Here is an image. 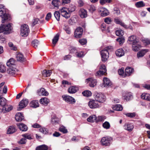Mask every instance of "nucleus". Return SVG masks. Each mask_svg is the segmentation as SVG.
<instances>
[{
    "label": "nucleus",
    "mask_w": 150,
    "mask_h": 150,
    "mask_svg": "<svg viewBox=\"0 0 150 150\" xmlns=\"http://www.w3.org/2000/svg\"><path fill=\"white\" fill-rule=\"evenodd\" d=\"M16 58L17 60L21 62H22L25 61V58L23 54L18 53L16 54Z\"/></svg>",
    "instance_id": "7c9ffc66"
},
{
    "label": "nucleus",
    "mask_w": 150,
    "mask_h": 150,
    "mask_svg": "<svg viewBox=\"0 0 150 150\" xmlns=\"http://www.w3.org/2000/svg\"><path fill=\"white\" fill-rule=\"evenodd\" d=\"M15 61L13 58H10L6 63L7 66L9 67H13L14 66Z\"/></svg>",
    "instance_id": "c756f323"
},
{
    "label": "nucleus",
    "mask_w": 150,
    "mask_h": 150,
    "mask_svg": "<svg viewBox=\"0 0 150 150\" xmlns=\"http://www.w3.org/2000/svg\"><path fill=\"white\" fill-rule=\"evenodd\" d=\"M22 136L24 137L25 138H26L28 139H33V135L29 134H23Z\"/></svg>",
    "instance_id": "09e8293b"
},
{
    "label": "nucleus",
    "mask_w": 150,
    "mask_h": 150,
    "mask_svg": "<svg viewBox=\"0 0 150 150\" xmlns=\"http://www.w3.org/2000/svg\"><path fill=\"white\" fill-rule=\"evenodd\" d=\"M79 14L82 18H84L87 16V11L83 9H81L79 11Z\"/></svg>",
    "instance_id": "393cba45"
},
{
    "label": "nucleus",
    "mask_w": 150,
    "mask_h": 150,
    "mask_svg": "<svg viewBox=\"0 0 150 150\" xmlns=\"http://www.w3.org/2000/svg\"><path fill=\"white\" fill-rule=\"evenodd\" d=\"M102 126L104 128L108 129L110 128V125L108 122L105 121L103 124Z\"/></svg>",
    "instance_id": "49530a36"
},
{
    "label": "nucleus",
    "mask_w": 150,
    "mask_h": 150,
    "mask_svg": "<svg viewBox=\"0 0 150 150\" xmlns=\"http://www.w3.org/2000/svg\"><path fill=\"white\" fill-rule=\"evenodd\" d=\"M98 11L101 13V16L104 17L108 16L109 14L108 10L103 7H100L98 9Z\"/></svg>",
    "instance_id": "2eb2a0df"
},
{
    "label": "nucleus",
    "mask_w": 150,
    "mask_h": 150,
    "mask_svg": "<svg viewBox=\"0 0 150 150\" xmlns=\"http://www.w3.org/2000/svg\"><path fill=\"white\" fill-rule=\"evenodd\" d=\"M143 42L146 45H148L150 44V40L147 38L142 39V40Z\"/></svg>",
    "instance_id": "13d9d810"
},
{
    "label": "nucleus",
    "mask_w": 150,
    "mask_h": 150,
    "mask_svg": "<svg viewBox=\"0 0 150 150\" xmlns=\"http://www.w3.org/2000/svg\"><path fill=\"white\" fill-rule=\"evenodd\" d=\"M12 29L10 23L7 24H1L0 26V33H3L5 34L10 33Z\"/></svg>",
    "instance_id": "7ed1b4c3"
},
{
    "label": "nucleus",
    "mask_w": 150,
    "mask_h": 150,
    "mask_svg": "<svg viewBox=\"0 0 150 150\" xmlns=\"http://www.w3.org/2000/svg\"><path fill=\"white\" fill-rule=\"evenodd\" d=\"M59 37V35L57 34L54 37L52 40V43L54 46L58 41Z\"/></svg>",
    "instance_id": "a18cd8bd"
},
{
    "label": "nucleus",
    "mask_w": 150,
    "mask_h": 150,
    "mask_svg": "<svg viewBox=\"0 0 150 150\" xmlns=\"http://www.w3.org/2000/svg\"><path fill=\"white\" fill-rule=\"evenodd\" d=\"M18 71V70L13 67H9L7 70V73L11 75L16 74Z\"/></svg>",
    "instance_id": "f3484780"
},
{
    "label": "nucleus",
    "mask_w": 150,
    "mask_h": 150,
    "mask_svg": "<svg viewBox=\"0 0 150 150\" xmlns=\"http://www.w3.org/2000/svg\"><path fill=\"white\" fill-rule=\"evenodd\" d=\"M76 55L77 57H81L84 56V54L82 52H77Z\"/></svg>",
    "instance_id": "774afa93"
},
{
    "label": "nucleus",
    "mask_w": 150,
    "mask_h": 150,
    "mask_svg": "<svg viewBox=\"0 0 150 150\" xmlns=\"http://www.w3.org/2000/svg\"><path fill=\"white\" fill-rule=\"evenodd\" d=\"M83 30L81 27H78L75 30L74 36L76 38H81L83 34Z\"/></svg>",
    "instance_id": "9d476101"
},
{
    "label": "nucleus",
    "mask_w": 150,
    "mask_h": 150,
    "mask_svg": "<svg viewBox=\"0 0 150 150\" xmlns=\"http://www.w3.org/2000/svg\"><path fill=\"white\" fill-rule=\"evenodd\" d=\"M13 108V107L12 106L10 105H7L6 104L3 107V112L4 113H5L6 112H8L11 110Z\"/></svg>",
    "instance_id": "412c9836"
},
{
    "label": "nucleus",
    "mask_w": 150,
    "mask_h": 150,
    "mask_svg": "<svg viewBox=\"0 0 150 150\" xmlns=\"http://www.w3.org/2000/svg\"><path fill=\"white\" fill-rule=\"evenodd\" d=\"M149 50L143 49L139 51L137 54V57L139 58L143 57L149 51Z\"/></svg>",
    "instance_id": "6ab92c4d"
},
{
    "label": "nucleus",
    "mask_w": 150,
    "mask_h": 150,
    "mask_svg": "<svg viewBox=\"0 0 150 150\" xmlns=\"http://www.w3.org/2000/svg\"><path fill=\"white\" fill-rule=\"evenodd\" d=\"M91 93L89 91H86L82 92V94L84 96L86 97L90 96L91 95Z\"/></svg>",
    "instance_id": "864d4df0"
},
{
    "label": "nucleus",
    "mask_w": 150,
    "mask_h": 150,
    "mask_svg": "<svg viewBox=\"0 0 150 150\" xmlns=\"http://www.w3.org/2000/svg\"><path fill=\"white\" fill-rule=\"evenodd\" d=\"M74 11V8L72 9L63 7L60 10V11L61 15L66 18H69L71 15V13Z\"/></svg>",
    "instance_id": "f03ea898"
},
{
    "label": "nucleus",
    "mask_w": 150,
    "mask_h": 150,
    "mask_svg": "<svg viewBox=\"0 0 150 150\" xmlns=\"http://www.w3.org/2000/svg\"><path fill=\"white\" fill-rule=\"evenodd\" d=\"M106 118L105 116L104 115L99 116L97 117V120H96V122H100L103 121Z\"/></svg>",
    "instance_id": "37998d69"
},
{
    "label": "nucleus",
    "mask_w": 150,
    "mask_h": 150,
    "mask_svg": "<svg viewBox=\"0 0 150 150\" xmlns=\"http://www.w3.org/2000/svg\"><path fill=\"white\" fill-rule=\"evenodd\" d=\"M49 102V100L46 97L43 98L41 99L40 100V103L44 105L47 104Z\"/></svg>",
    "instance_id": "c9c22d12"
},
{
    "label": "nucleus",
    "mask_w": 150,
    "mask_h": 150,
    "mask_svg": "<svg viewBox=\"0 0 150 150\" xmlns=\"http://www.w3.org/2000/svg\"><path fill=\"white\" fill-rule=\"evenodd\" d=\"M111 1V0H100V3L102 5H103L106 3H110Z\"/></svg>",
    "instance_id": "e2e57ef3"
},
{
    "label": "nucleus",
    "mask_w": 150,
    "mask_h": 150,
    "mask_svg": "<svg viewBox=\"0 0 150 150\" xmlns=\"http://www.w3.org/2000/svg\"><path fill=\"white\" fill-rule=\"evenodd\" d=\"M64 29L67 34H69L71 33L70 28L68 26H65L64 27Z\"/></svg>",
    "instance_id": "4d7b16f0"
},
{
    "label": "nucleus",
    "mask_w": 150,
    "mask_h": 150,
    "mask_svg": "<svg viewBox=\"0 0 150 150\" xmlns=\"http://www.w3.org/2000/svg\"><path fill=\"white\" fill-rule=\"evenodd\" d=\"M7 9L2 4H0V16L2 18V22L4 23L9 19V14L6 13Z\"/></svg>",
    "instance_id": "f257e3e1"
},
{
    "label": "nucleus",
    "mask_w": 150,
    "mask_h": 150,
    "mask_svg": "<svg viewBox=\"0 0 150 150\" xmlns=\"http://www.w3.org/2000/svg\"><path fill=\"white\" fill-rule=\"evenodd\" d=\"M100 53L102 61L104 62H106L109 57V52L106 50H102Z\"/></svg>",
    "instance_id": "f8f14e48"
},
{
    "label": "nucleus",
    "mask_w": 150,
    "mask_h": 150,
    "mask_svg": "<svg viewBox=\"0 0 150 150\" xmlns=\"http://www.w3.org/2000/svg\"><path fill=\"white\" fill-rule=\"evenodd\" d=\"M16 130L15 128L13 126H11L8 128L7 130V134H11L15 132Z\"/></svg>",
    "instance_id": "58836bf2"
},
{
    "label": "nucleus",
    "mask_w": 150,
    "mask_h": 150,
    "mask_svg": "<svg viewBox=\"0 0 150 150\" xmlns=\"http://www.w3.org/2000/svg\"><path fill=\"white\" fill-rule=\"evenodd\" d=\"M32 44L34 47L36 48L39 44V42L38 40H35L32 42Z\"/></svg>",
    "instance_id": "3c124183"
},
{
    "label": "nucleus",
    "mask_w": 150,
    "mask_h": 150,
    "mask_svg": "<svg viewBox=\"0 0 150 150\" xmlns=\"http://www.w3.org/2000/svg\"><path fill=\"white\" fill-rule=\"evenodd\" d=\"M79 42L81 45L85 44L86 42V40L85 39H80L79 40Z\"/></svg>",
    "instance_id": "0e129e2a"
},
{
    "label": "nucleus",
    "mask_w": 150,
    "mask_h": 150,
    "mask_svg": "<svg viewBox=\"0 0 150 150\" xmlns=\"http://www.w3.org/2000/svg\"><path fill=\"white\" fill-rule=\"evenodd\" d=\"M20 34L22 36L24 37L27 36L29 33V29L28 25L23 24L21 26Z\"/></svg>",
    "instance_id": "39448f33"
},
{
    "label": "nucleus",
    "mask_w": 150,
    "mask_h": 150,
    "mask_svg": "<svg viewBox=\"0 0 150 150\" xmlns=\"http://www.w3.org/2000/svg\"><path fill=\"white\" fill-rule=\"evenodd\" d=\"M78 90V88L76 86H71L69 88L68 91L69 93H74L76 92Z\"/></svg>",
    "instance_id": "f704fd0d"
},
{
    "label": "nucleus",
    "mask_w": 150,
    "mask_h": 150,
    "mask_svg": "<svg viewBox=\"0 0 150 150\" xmlns=\"http://www.w3.org/2000/svg\"><path fill=\"white\" fill-rule=\"evenodd\" d=\"M15 118L17 121H21L24 118V117L21 112H18L15 115Z\"/></svg>",
    "instance_id": "2f4dec72"
},
{
    "label": "nucleus",
    "mask_w": 150,
    "mask_h": 150,
    "mask_svg": "<svg viewBox=\"0 0 150 150\" xmlns=\"http://www.w3.org/2000/svg\"><path fill=\"white\" fill-rule=\"evenodd\" d=\"M6 66L2 63H0V72L4 73L6 71Z\"/></svg>",
    "instance_id": "de8ad7c7"
},
{
    "label": "nucleus",
    "mask_w": 150,
    "mask_h": 150,
    "mask_svg": "<svg viewBox=\"0 0 150 150\" xmlns=\"http://www.w3.org/2000/svg\"><path fill=\"white\" fill-rule=\"evenodd\" d=\"M17 125L19 129L22 131H25L28 129L27 126L24 124L19 123Z\"/></svg>",
    "instance_id": "5701e85b"
},
{
    "label": "nucleus",
    "mask_w": 150,
    "mask_h": 150,
    "mask_svg": "<svg viewBox=\"0 0 150 150\" xmlns=\"http://www.w3.org/2000/svg\"><path fill=\"white\" fill-rule=\"evenodd\" d=\"M52 14L51 13L49 12L47 14L45 17L46 20L48 21L51 18Z\"/></svg>",
    "instance_id": "69168bd1"
},
{
    "label": "nucleus",
    "mask_w": 150,
    "mask_h": 150,
    "mask_svg": "<svg viewBox=\"0 0 150 150\" xmlns=\"http://www.w3.org/2000/svg\"><path fill=\"white\" fill-rule=\"evenodd\" d=\"M141 47L139 41L136 43H134L132 45V49L134 51H138Z\"/></svg>",
    "instance_id": "72a5a7b5"
},
{
    "label": "nucleus",
    "mask_w": 150,
    "mask_h": 150,
    "mask_svg": "<svg viewBox=\"0 0 150 150\" xmlns=\"http://www.w3.org/2000/svg\"><path fill=\"white\" fill-rule=\"evenodd\" d=\"M127 116L130 117H134L136 115V114L135 112L129 113L126 114Z\"/></svg>",
    "instance_id": "338daca9"
},
{
    "label": "nucleus",
    "mask_w": 150,
    "mask_h": 150,
    "mask_svg": "<svg viewBox=\"0 0 150 150\" xmlns=\"http://www.w3.org/2000/svg\"><path fill=\"white\" fill-rule=\"evenodd\" d=\"M30 107L33 108H36L39 106V104L38 100H34L32 101L30 103Z\"/></svg>",
    "instance_id": "b1692460"
},
{
    "label": "nucleus",
    "mask_w": 150,
    "mask_h": 150,
    "mask_svg": "<svg viewBox=\"0 0 150 150\" xmlns=\"http://www.w3.org/2000/svg\"><path fill=\"white\" fill-rule=\"evenodd\" d=\"M132 96L131 93H128L124 97V99L127 100H129L132 98Z\"/></svg>",
    "instance_id": "5fc2aeb1"
},
{
    "label": "nucleus",
    "mask_w": 150,
    "mask_h": 150,
    "mask_svg": "<svg viewBox=\"0 0 150 150\" xmlns=\"http://www.w3.org/2000/svg\"><path fill=\"white\" fill-rule=\"evenodd\" d=\"M115 21L116 23L120 25L121 26H123L124 28H127V25H125V23L122 22L118 18H115Z\"/></svg>",
    "instance_id": "e433bc0d"
},
{
    "label": "nucleus",
    "mask_w": 150,
    "mask_h": 150,
    "mask_svg": "<svg viewBox=\"0 0 150 150\" xmlns=\"http://www.w3.org/2000/svg\"><path fill=\"white\" fill-rule=\"evenodd\" d=\"M115 33L117 36H121L124 35V32L121 29H119L116 31Z\"/></svg>",
    "instance_id": "603ef678"
},
{
    "label": "nucleus",
    "mask_w": 150,
    "mask_h": 150,
    "mask_svg": "<svg viewBox=\"0 0 150 150\" xmlns=\"http://www.w3.org/2000/svg\"><path fill=\"white\" fill-rule=\"evenodd\" d=\"M52 73V71L50 70L47 71L45 70L42 72V74L43 76L46 77H48L50 76Z\"/></svg>",
    "instance_id": "ea45409f"
},
{
    "label": "nucleus",
    "mask_w": 150,
    "mask_h": 150,
    "mask_svg": "<svg viewBox=\"0 0 150 150\" xmlns=\"http://www.w3.org/2000/svg\"><path fill=\"white\" fill-rule=\"evenodd\" d=\"M124 128L129 131H131L134 128V126L132 124H126L124 126Z\"/></svg>",
    "instance_id": "473e14b6"
},
{
    "label": "nucleus",
    "mask_w": 150,
    "mask_h": 150,
    "mask_svg": "<svg viewBox=\"0 0 150 150\" xmlns=\"http://www.w3.org/2000/svg\"><path fill=\"white\" fill-rule=\"evenodd\" d=\"M95 98L97 102L100 103H103L106 100L105 96L101 93H96L95 96Z\"/></svg>",
    "instance_id": "0eeeda50"
},
{
    "label": "nucleus",
    "mask_w": 150,
    "mask_h": 150,
    "mask_svg": "<svg viewBox=\"0 0 150 150\" xmlns=\"http://www.w3.org/2000/svg\"><path fill=\"white\" fill-rule=\"evenodd\" d=\"M88 10L91 12H93L96 10L95 7L93 5L89 6L88 8Z\"/></svg>",
    "instance_id": "680f3d73"
},
{
    "label": "nucleus",
    "mask_w": 150,
    "mask_h": 150,
    "mask_svg": "<svg viewBox=\"0 0 150 150\" xmlns=\"http://www.w3.org/2000/svg\"><path fill=\"white\" fill-rule=\"evenodd\" d=\"M118 73L120 76H121L123 77H125V73H124V68L122 67L121 69H119L118 70Z\"/></svg>",
    "instance_id": "8fccbe9b"
},
{
    "label": "nucleus",
    "mask_w": 150,
    "mask_h": 150,
    "mask_svg": "<svg viewBox=\"0 0 150 150\" xmlns=\"http://www.w3.org/2000/svg\"><path fill=\"white\" fill-rule=\"evenodd\" d=\"M141 97L143 100L150 101V94L148 93H143L141 95Z\"/></svg>",
    "instance_id": "bb28decb"
},
{
    "label": "nucleus",
    "mask_w": 150,
    "mask_h": 150,
    "mask_svg": "<svg viewBox=\"0 0 150 150\" xmlns=\"http://www.w3.org/2000/svg\"><path fill=\"white\" fill-rule=\"evenodd\" d=\"M52 4L56 9H57L59 8V6L61 5V3L59 0H53Z\"/></svg>",
    "instance_id": "aec40b11"
},
{
    "label": "nucleus",
    "mask_w": 150,
    "mask_h": 150,
    "mask_svg": "<svg viewBox=\"0 0 150 150\" xmlns=\"http://www.w3.org/2000/svg\"><path fill=\"white\" fill-rule=\"evenodd\" d=\"M48 149V146L45 144L36 147V150H47Z\"/></svg>",
    "instance_id": "4c0bfd02"
},
{
    "label": "nucleus",
    "mask_w": 150,
    "mask_h": 150,
    "mask_svg": "<svg viewBox=\"0 0 150 150\" xmlns=\"http://www.w3.org/2000/svg\"><path fill=\"white\" fill-rule=\"evenodd\" d=\"M116 40L119 42L120 45L122 44L125 42L124 39L122 38H119L116 39Z\"/></svg>",
    "instance_id": "bf43d9fd"
},
{
    "label": "nucleus",
    "mask_w": 150,
    "mask_h": 150,
    "mask_svg": "<svg viewBox=\"0 0 150 150\" xmlns=\"http://www.w3.org/2000/svg\"><path fill=\"white\" fill-rule=\"evenodd\" d=\"M112 139L111 137H103L102 138L101 141V144L103 146L109 145Z\"/></svg>",
    "instance_id": "9b49d317"
},
{
    "label": "nucleus",
    "mask_w": 150,
    "mask_h": 150,
    "mask_svg": "<svg viewBox=\"0 0 150 150\" xmlns=\"http://www.w3.org/2000/svg\"><path fill=\"white\" fill-rule=\"evenodd\" d=\"M85 82L87 83H89L90 86L91 87H94L96 85L97 83L96 80L92 77L86 79Z\"/></svg>",
    "instance_id": "1a4fd4ad"
},
{
    "label": "nucleus",
    "mask_w": 150,
    "mask_h": 150,
    "mask_svg": "<svg viewBox=\"0 0 150 150\" xmlns=\"http://www.w3.org/2000/svg\"><path fill=\"white\" fill-rule=\"evenodd\" d=\"M133 71L134 69L133 68L131 67H127L125 70V76H130Z\"/></svg>",
    "instance_id": "4be33fe9"
},
{
    "label": "nucleus",
    "mask_w": 150,
    "mask_h": 150,
    "mask_svg": "<svg viewBox=\"0 0 150 150\" xmlns=\"http://www.w3.org/2000/svg\"><path fill=\"white\" fill-rule=\"evenodd\" d=\"M115 54L117 57H120L124 55L125 52L122 49L120 48L115 51Z\"/></svg>",
    "instance_id": "a878e982"
},
{
    "label": "nucleus",
    "mask_w": 150,
    "mask_h": 150,
    "mask_svg": "<svg viewBox=\"0 0 150 150\" xmlns=\"http://www.w3.org/2000/svg\"><path fill=\"white\" fill-rule=\"evenodd\" d=\"M136 7L138 8L144 7L145 6V4L142 1H139L136 2L135 4Z\"/></svg>",
    "instance_id": "79ce46f5"
},
{
    "label": "nucleus",
    "mask_w": 150,
    "mask_h": 150,
    "mask_svg": "<svg viewBox=\"0 0 150 150\" xmlns=\"http://www.w3.org/2000/svg\"><path fill=\"white\" fill-rule=\"evenodd\" d=\"M97 117L95 115H93L90 116L87 119V121L89 122L92 123L94 122H96V120H97Z\"/></svg>",
    "instance_id": "c85d7f7f"
},
{
    "label": "nucleus",
    "mask_w": 150,
    "mask_h": 150,
    "mask_svg": "<svg viewBox=\"0 0 150 150\" xmlns=\"http://www.w3.org/2000/svg\"><path fill=\"white\" fill-rule=\"evenodd\" d=\"M112 108L113 110L117 111H121L123 109L122 106L120 104H117L113 105Z\"/></svg>",
    "instance_id": "a19ab883"
},
{
    "label": "nucleus",
    "mask_w": 150,
    "mask_h": 150,
    "mask_svg": "<svg viewBox=\"0 0 150 150\" xmlns=\"http://www.w3.org/2000/svg\"><path fill=\"white\" fill-rule=\"evenodd\" d=\"M37 93L39 96H47L48 93L43 88H41L38 90Z\"/></svg>",
    "instance_id": "a211bd4d"
},
{
    "label": "nucleus",
    "mask_w": 150,
    "mask_h": 150,
    "mask_svg": "<svg viewBox=\"0 0 150 150\" xmlns=\"http://www.w3.org/2000/svg\"><path fill=\"white\" fill-rule=\"evenodd\" d=\"M128 40L131 42L132 45L134 43H136L138 41V40L134 35H132L129 37L128 38Z\"/></svg>",
    "instance_id": "cd10ccee"
},
{
    "label": "nucleus",
    "mask_w": 150,
    "mask_h": 150,
    "mask_svg": "<svg viewBox=\"0 0 150 150\" xmlns=\"http://www.w3.org/2000/svg\"><path fill=\"white\" fill-rule=\"evenodd\" d=\"M77 22V20L76 18L73 17L71 18L69 20V23L71 25H73Z\"/></svg>",
    "instance_id": "c03bdc74"
},
{
    "label": "nucleus",
    "mask_w": 150,
    "mask_h": 150,
    "mask_svg": "<svg viewBox=\"0 0 150 150\" xmlns=\"http://www.w3.org/2000/svg\"><path fill=\"white\" fill-rule=\"evenodd\" d=\"M63 100L67 103L70 104H74L76 100L73 97L67 95H64L62 96Z\"/></svg>",
    "instance_id": "423d86ee"
},
{
    "label": "nucleus",
    "mask_w": 150,
    "mask_h": 150,
    "mask_svg": "<svg viewBox=\"0 0 150 150\" xmlns=\"http://www.w3.org/2000/svg\"><path fill=\"white\" fill-rule=\"evenodd\" d=\"M59 130L64 133H66L67 132V130L63 126H61L59 129Z\"/></svg>",
    "instance_id": "052dcab7"
},
{
    "label": "nucleus",
    "mask_w": 150,
    "mask_h": 150,
    "mask_svg": "<svg viewBox=\"0 0 150 150\" xmlns=\"http://www.w3.org/2000/svg\"><path fill=\"white\" fill-rule=\"evenodd\" d=\"M106 70L105 66L104 64H102L100 67V70L96 72V75H105Z\"/></svg>",
    "instance_id": "4468645a"
},
{
    "label": "nucleus",
    "mask_w": 150,
    "mask_h": 150,
    "mask_svg": "<svg viewBox=\"0 0 150 150\" xmlns=\"http://www.w3.org/2000/svg\"><path fill=\"white\" fill-rule=\"evenodd\" d=\"M88 106L91 108H95L99 107L98 102L96 100L90 101L88 103Z\"/></svg>",
    "instance_id": "dca6fc26"
},
{
    "label": "nucleus",
    "mask_w": 150,
    "mask_h": 150,
    "mask_svg": "<svg viewBox=\"0 0 150 150\" xmlns=\"http://www.w3.org/2000/svg\"><path fill=\"white\" fill-rule=\"evenodd\" d=\"M54 17L58 21L59 20L60 14L59 11H55L54 13Z\"/></svg>",
    "instance_id": "6e6d98bb"
},
{
    "label": "nucleus",
    "mask_w": 150,
    "mask_h": 150,
    "mask_svg": "<svg viewBox=\"0 0 150 150\" xmlns=\"http://www.w3.org/2000/svg\"><path fill=\"white\" fill-rule=\"evenodd\" d=\"M103 83L101 86L102 87H108L112 85V82L110 79L107 77H104L103 79Z\"/></svg>",
    "instance_id": "ddd939ff"
},
{
    "label": "nucleus",
    "mask_w": 150,
    "mask_h": 150,
    "mask_svg": "<svg viewBox=\"0 0 150 150\" xmlns=\"http://www.w3.org/2000/svg\"><path fill=\"white\" fill-rule=\"evenodd\" d=\"M28 100L26 99H23L19 103L18 107L17 108V110L20 111L23 108L25 107L28 104Z\"/></svg>",
    "instance_id": "6e6552de"
},
{
    "label": "nucleus",
    "mask_w": 150,
    "mask_h": 150,
    "mask_svg": "<svg viewBox=\"0 0 150 150\" xmlns=\"http://www.w3.org/2000/svg\"><path fill=\"white\" fill-rule=\"evenodd\" d=\"M7 91V87L4 86L3 89V92L0 90V105L3 106L6 104V100L4 98L1 97L3 96L4 94H6Z\"/></svg>",
    "instance_id": "20e7f679"
}]
</instances>
